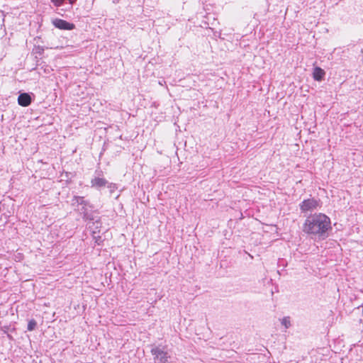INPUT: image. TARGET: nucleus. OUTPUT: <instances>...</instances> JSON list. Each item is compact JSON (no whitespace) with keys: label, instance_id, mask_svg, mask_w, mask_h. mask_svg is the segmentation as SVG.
<instances>
[{"label":"nucleus","instance_id":"f257e3e1","mask_svg":"<svg viewBox=\"0 0 363 363\" xmlns=\"http://www.w3.org/2000/svg\"><path fill=\"white\" fill-rule=\"evenodd\" d=\"M331 228L330 219L323 213H315L307 217L303 225V231L310 235L324 238Z\"/></svg>","mask_w":363,"mask_h":363},{"label":"nucleus","instance_id":"1a4fd4ad","mask_svg":"<svg viewBox=\"0 0 363 363\" xmlns=\"http://www.w3.org/2000/svg\"><path fill=\"white\" fill-rule=\"evenodd\" d=\"M44 48L41 45H35L33 49V52L38 55H42L44 52Z\"/></svg>","mask_w":363,"mask_h":363},{"label":"nucleus","instance_id":"7ed1b4c3","mask_svg":"<svg viewBox=\"0 0 363 363\" xmlns=\"http://www.w3.org/2000/svg\"><path fill=\"white\" fill-rule=\"evenodd\" d=\"M53 26L60 30H72L75 28V25L61 18H55L52 21Z\"/></svg>","mask_w":363,"mask_h":363},{"label":"nucleus","instance_id":"39448f33","mask_svg":"<svg viewBox=\"0 0 363 363\" xmlns=\"http://www.w3.org/2000/svg\"><path fill=\"white\" fill-rule=\"evenodd\" d=\"M325 71L319 67H315L313 69V77L315 81H320L325 76Z\"/></svg>","mask_w":363,"mask_h":363},{"label":"nucleus","instance_id":"4468645a","mask_svg":"<svg viewBox=\"0 0 363 363\" xmlns=\"http://www.w3.org/2000/svg\"><path fill=\"white\" fill-rule=\"evenodd\" d=\"M45 72L49 73L50 72V68L45 69Z\"/></svg>","mask_w":363,"mask_h":363},{"label":"nucleus","instance_id":"0eeeda50","mask_svg":"<svg viewBox=\"0 0 363 363\" xmlns=\"http://www.w3.org/2000/svg\"><path fill=\"white\" fill-rule=\"evenodd\" d=\"M72 204L78 208L81 205L89 206V202L85 201L84 197L74 196L72 199Z\"/></svg>","mask_w":363,"mask_h":363},{"label":"nucleus","instance_id":"20e7f679","mask_svg":"<svg viewBox=\"0 0 363 363\" xmlns=\"http://www.w3.org/2000/svg\"><path fill=\"white\" fill-rule=\"evenodd\" d=\"M32 101V97L28 93L20 94L18 97V103L22 106H28Z\"/></svg>","mask_w":363,"mask_h":363},{"label":"nucleus","instance_id":"ddd939ff","mask_svg":"<svg viewBox=\"0 0 363 363\" xmlns=\"http://www.w3.org/2000/svg\"><path fill=\"white\" fill-rule=\"evenodd\" d=\"M108 188L109 189L110 193L111 194L116 189V185L114 184H109L108 185Z\"/></svg>","mask_w":363,"mask_h":363},{"label":"nucleus","instance_id":"423d86ee","mask_svg":"<svg viewBox=\"0 0 363 363\" xmlns=\"http://www.w3.org/2000/svg\"><path fill=\"white\" fill-rule=\"evenodd\" d=\"M91 186L99 188V187L105 186L108 182L104 178L95 177L91 180Z\"/></svg>","mask_w":363,"mask_h":363},{"label":"nucleus","instance_id":"f03ea898","mask_svg":"<svg viewBox=\"0 0 363 363\" xmlns=\"http://www.w3.org/2000/svg\"><path fill=\"white\" fill-rule=\"evenodd\" d=\"M318 206V201L314 199H308L300 203V209L302 212L312 211Z\"/></svg>","mask_w":363,"mask_h":363},{"label":"nucleus","instance_id":"9d476101","mask_svg":"<svg viewBox=\"0 0 363 363\" xmlns=\"http://www.w3.org/2000/svg\"><path fill=\"white\" fill-rule=\"evenodd\" d=\"M281 324L287 329L291 326V321L289 317H284L281 319Z\"/></svg>","mask_w":363,"mask_h":363},{"label":"nucleus","instance_id":"6e6552de","mask_svg":"<svg viewBox=\"0 0 363 363\" xmlns=\"http://www.w3.org/2000/svg\"><path fill=\"white\" fill-rule=\"evenodd\" d=\"M92 206L89 204V206L81 205L80 207L77 208L79 211L81 212L84 215V218L86 219H89V216L88 215V208H91Z\"/></svg>","mask_w":363,"mask_h":363},{"label":"nucleus","instance_id":"f8f14e48","mask_svg":"<svg viewBox=\"0 0 363 363\" xmlns=\"http://www.w3.org/2000/svg\"><path fill=\"white\" fill-rule=\"evenodd\" d=\"M160 363H169L167 357H166V355H167L166 353H163V352H160Z\"/></svg>","mask_w":363,"mask_h":363},{"label":"nucleus","instance_id":"9b49d317","mask_svg":"<svg viewBox=\"0 0 363 363\" xmlns=\"http://www.w3.org/2000/svg\"><path fill=\"white\" fill-rule=\"evenodd\" d=\"M36 321L35 320H30L28 324V330L30 331L33 330L36 327Z\"/></svg>","mask_w":363,"mask_h":363}]
</instances>
